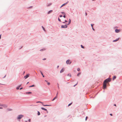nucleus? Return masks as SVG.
<instances>
[{
	"label": "nucleus",
	"instance_id": "1",
	"mask_svg": "<svg viewBox=\"0 0 122 122\" xmlns=\"http://www.w3.org/2000/svg\"><path fill=\"white\" fill-rule=\"evenodd\" d=\"M111 78H109L107 79L104 81L103 83V86L104 89H105L106 87V83L110 82L111 81Z\"/></svg>",
	"mask_w": 122,
	"mask_h": 122
},
{
	"label": "nucleus",
	"instance_id": "2",
	"mask_svg": "<svg viewBox=\"0 0 122 122\" xmlns=\"http://www.w3.org/2000/svg\"><path fill=\"white\" fill-rule=\"evenodd\" d=\"M23 117V115H19L17 117V119H21L22 117Z\"/></svg>",
	"mask_w": 122,
	"mask_h": 122
},
{
	"label": "nucleus",
	"instance_id": "3",
	"mask_svg": "<svg viewBox=\"0 0 122 122\" xmlns=\"http://www.w3.org/2000/svg\"><path fill=\"white\" fill-rule=\"evenodd\" d=\"M66 63L67 64H70L71 63V62L69 60H68L66 61Z\"/></svg>",
	"mask_w": 122,
	"mask_h": 122
},
{
	"label": "nucleus",
	"instance_id": "4",
	"mask_svg": "<svg viewBox=\"0 0 122 122\" xmlns=\"http://www.w3.org/2000/svg\"><path fill=\"white\" fill-rule=\"evenodd\" d=\"M30 75L29 74H27L26 76H24V78L25 79H26Z\"/></svg>",
	"mask_w": 122,
	"mask_h": 122
},
{
	"label": "nucleus",
	"instance_id": "5",
	"mask_svg": "<svg viewBox=\"0 0 122 122\" xmlns=\"http://www.w3.org/2000/svg\"><path fill=\"white\" fill-rule=\"evenodd\" d=\"M67 25H62L61 26V28H67Z\"/></svg>",
	"mask_w": 122,
	"mask_h": 122
},
{
	"label": "nucleus",
	"instance_id": "6",
	"mask_svg": "<svg viewBox=\"0 0 122 122\" xmlns=\"http://www.w3.org/2000/svg\"><path fill=\"white\" fill-rule=\"evenodd\" d=\"M41 108L43 110H45L46 111H47V113L48 112L47 110L45 108L43 107H41Z\"/></svg>",
	"mask_w": 122,
	"mask_h": 122
},
{
	"label": "nucleus",
	"instance_id": "7",
	"mask_svg": "<svg viewBox=\"0 0 122 122\" xmlns=\"http://www.w3.org/2000/svg\"><path fill=\"white\" fill-rule=\"evenodd\" d=\"M64 68L62 69L60 71V72L61 73H62L64 71Z\"/></svg>",
	"mask_w": 122,
	"mask_h": 122
},
{
	"label": "nucleus",
	"instance_id": "8",
	"mask_svg": "<svg viewBox=\"0 0 122 122\" xmlns=\"http://www.w3.org/2000/svg\"><path fill=\"white\" fill-rule=\"evenodd\" d=\"M68 2V1L67 2H66V3L63 4L61 5V8L63 6L65 5H66L67 3Z\"/></svg>",
	"mask_w": 122,
	"mask_h": 122
},
{
	"label": "nucleus",
	"instance_id": "9",
	"mask_svg": "<svg viewBox=\"0 0 122 122\" xmlns=\"http://www.w3.org/2000/svg\"><path fill=\"white\" fill-rule=\"evenodd\" d=\"M115 31L116 32L118 33L119 32L120 30H119L116 29L115 30Z\"/></svg>",
	"mask_w": 122,
	"mask_h": 122
},
{
	"label": "nucleus",
	"instance_id": "10",
	"mask_svg": "<svg viewBox=\"0 0 122 122\" xmlns=\"http://www.w3.org/2000/svg\"><path fill=\"white\" fill-rule=\"evenodd\" d=\"M71 20L70 19H69V23L68 25L70 24L71 23Z\"/></svg>",
	"mask_w": 122,
	"mask_h": 122
},
{
	"label": "nucleus",
	"instance_id": "11",
	"mask_svg": "<svg viewBox=\"0 0 122 122\" xmlns=\"http://www.w3.org/2000/svg\"><path fill=\"white\" fill-rule=\"evenodd\" d=\"M52 12V10H51L48 12V14H49Z\"/></svg>",
	"mask_w": 122,
	"mask_h": 122
},
{
	"label": "nucleus",
	"instance_id": "12",
	"mask_svg": "<svg viewBox=\"0 0 122 122\" xmlns=\"http://www.w3.org/2000/svg\"><path fill=\"white\" fill-rule=\"evenodd\" d=\"M57 96H56L55 98H54L52 100V101H53L55 100V99L57 98Z\"/></svg>",
	"mask_w": 122,
	"mask_h": 122
},
{
	"label": "nucleus",
	"instance_id": "13",
	"mask_svg": "<svg viewBox=\"0 0 122 122\" xmlns=\"http://www.w3.org/2000/svg\"><path fill=\"white\" fill-rule=\"evenodd\" d=\"M116 78V77L115 76H114L112 80H114V79H115Z\"/></svg>",
	"mask_w": 122,
	"mask_h": 122
},
{
	"label": "nucleus",
	"instance_id": "14",
	"mask_svg": "<svg viewBox=\"0 0 122 122\" xmlns=\"http://www.w3.org/2000/svg\"><path fill=\"white\" fill-rule=\"evenodd\" d=\"M0 106L2 107H4L5 105L3 104H0Z\"/></svg>",
	"mask_w": 122,
	"mask_h": 122
},
{
	"label": "nucleus",
	"instance_id": "15",
	"mask_svg": "<svg viewBox=\"0 0 122 122\" xmlns=\"http://www.w3.org/2000/svg\"><path fill=\"white\" fill-rule=\"evenodd\" d=\"M119 39V38H118V39H116V40H114L113 41V42H115V41H117Z\"/></svg>",
	"mask_w": 122,
	"mask_h": 122
},
{
	"label": "nucleus",
	"instance_id": "16",
	"mask_svg": "<svg viewBox=\"0 0 122 122\" xmlns=\"http://www.w3.org/2000/svg\"><path fill=\"white\" fill-rule=\"evenodd\" d=\"M42 27L43 29V30H44L45 31H46V30H45L43 26H42Z\"/></svg>",
	"mask_w": 122,
	"mask_h": 122
},
{
	"label": "nucleus",
	"instance_id": "17",
	"mask_svg": "<svg viewBox=\"0 0 122 122\" xmlns=\"http://www.w3.org/2000/svg\"><path fill=\"white\" fill-rule=\"evenodd\" d=\"M40 114V112L39 111L38 112V115H39Z\"/></svg>",
	"mask_w": 122,
	"mask_h": 122
},
{
	"label": "nucleus",
	"instance_id": "18",
	"mask_svg": "<svg viewBox=\"0 0 122 122\" xmlns=\"http://www.w3.org/2000/svg\"><path fill=\"white\" fill-rule=\"evenodd\" d=\"M34 85H33L32 86H29V87H34Z\"/></svg>",
	"mask_w": 122,
	"mask_h": 122
},
{
	"label": "nucleus",
	"instance_id": "19",
	"mask_svg": "<svg viewBox=\"0 0 122 122\" xmlns=\"http://www.w3.org/2000/svg\"><path fill=\"white\" fill-rule=\"evenodd\" d=\"M80 74H81V73H79L77 74V76H79Z\"/></svg>",
	"mask_w": 122,
	"mask_h": 122
},
{
	"label": "nucleus",
	"instance_id": "20",
	"mask_svg": "<svg viewBox=\"0 0 122 122\" xmlns=\"http://www.w3.org/2000/svg\"><path fill=\"white\" fill-rule=\"evenodd\" d=\"M77 70L78 71H80V69L79 68H78L77 69Z\"/></svg>",
	"mask_w": 122,
	"mask_h": 122
},
{
	"label": "nucleus",
	"instance_id": "21",
	"mask_svg": "<svg viewBox=\"0 0 122 122\" xmlns=\"http://www.w3.org/2000/svg\"><path fill=\"white\" fill-rule=\"evenodd\" d=\"M61 13H62V14H64V15H65V12H61Z\"/></svg>",
	"mask_w": 122,
	"mask_h": 122
},
{
	"label": "nucleus",
	"instance_id": "22",
	"mask_svg": "<svg viewBox=\"0 0 122 122\" xmlns=\"http://www.w3.org/2000/svg\"><path fill=\"white\" fill-rule=\"evenodd\" d=\"M41 73L42 74V75L43 76V77H44V76L43 75V73H42L41 72Z\"/></svg>",
	"mask_w": 122,
	"mask_h": 122
},
{
	"label": "nucleus",
	"instance_id": "23",
	"mask_svg": "<svg viewBox=\"0 0 122 122\" xmlns=\"http://www.w3.org/2000/svg\"><path fill=\"white\" fill-rule=\"evenodd\" d=\"M36 102L37 103H43L42 102H40V101L37 102Z\"/></svg>",
	"mask_w": 122,
	"mask_h": 122
},
{
	"label": "nucleus",
	"instance_id": "24",
	"mask_svg": "<svg viewBox=\"0 0 122 122\" xmlns=\"http://www.w3.org/2000/svg\"><path fill=\"white\" fill-rule=\"evenodd\" d=\"M81 46L82 48H84V47L82 45H81Z\"/></svg>",
	"mask_w": 122,
	"mask_h": 122
},
{
	"label": "nucleus",
	"instance_id": "25",
	"mask_svg": "<svg viewBox=\"0 0 122 122\" xmlns=\"http://www.w3.org/2000/svg\"><path fill=\"white\" fill-rule=\"evenodd\" d=\"M72 104V103H71L69 104L68 105V106H69L71 105V104Z\"/></svg>",
	"mask_w": 122,
	"mask_h": 122
},
{
	"label": "nucleus",
	"instance_id": "26",
	"mask_svg": "<svg viewBox=\"0 0 122 122\" xmlns=\"http://www.w3.org/2000/svg\"><path fill=\"white\" fill-rule=\"evenodd\" d=\"M43 105L44 106H49L50 105Z\"/></svg>",
	"mask_w": 122,
	"mask_h": 122
},
{
	"label": "nucleus",
	"instance_id": "27",
	"mask_svg": "<svg viewBox=\"0 0 122 122\" xmlns=\"http://www.w3.org/2000/svg\"><path fill=\"white\" fill-rule=\"evenodd\" d=\"M19 87L18 86V87L16 88V89L17 90H18L19 89Z\"/></svg>",
	"mask_w": 122,
	"mask_h": 122
},
{
	"label": "nucleus",
	"instance_id": "28",
	"mask_svg": "<svg viewBox=\"0 0 122 122\" xmlns=\"http://www.w3.org/2000/svg\"><path fill=\"white\" fill-rule=\"evenodd\" d=\"M58 20H59V21H60V22H61V20H60V19L59 18L58 19Z\"/></svg>",
	"mask_w": 122,
	"mask_h": 122
},
{
	"label": "nucleus",
	"instance_id": "29",
	"mask_svg": "<svg viewBox=\"0 0 122 122\" xmlns=\"http://www.w3.org/2000/svg\"><path fill=\"white\" fill-rule=\"evenodd\" d=\"M47 84H48V85H50V83L49 82H47Z\"/></svg>",
	"mask_w": 122,
	"mask_h": 122
},
{
	"label": "nucleus",
	"instance_id": "30",
	"mask_svg": "<svg viewBox=\"0 0 122 122\" xmlns=\"http://www.w3.org/2000/svg\"><path fill=\"white\" fill-rule=\"evenodd\" d=\"M45 50V49H43L40 50V51H42V50Z\"/></svg>",
	"mask_w": 122,
	"mask_h": 122
},
{
	"label": "nucleus",
	"instance_id": "31",
	"mask_svg": "<svg viewBox=\"0 0 122 122\" xmlns=\"http://www.w3.org/2000/svg\"><path fill=\"white\" fill-rule=\"evenodd\" d=\"M51 5V4H49L47 6H49Z\"/></svg>",
	"mask_w": 122,
	"mask_h": 122
},
{
	"label": "nucleus",
	"instance_id": "32",
	"mask_svg": "<svg viewBox=\"0 0 122 122\" xmlns=\"http://www.w3.org/2000/svg\"><path fill=\"white\" fill-rule=\"evenodd\" d=\"M91 26L92 27H93V24H91Z\"/></svg>",
	"mask_w": 122,
	"mask_h": 122
},
{
	"label": "nucleus",
	"instance_id": "33",
	"mask_svg": "<svg viewBox=\"0 0 122 122\" xmlns=\"http://www.w3.org/2000/svg\"><path fill=\"white\" fill-rule=\"evenodd\" d=\"M63 17L65 18L66 17V16L65 15L63 16Z\"/></svg>",
	"mask_w": 122,
	"mask_h": 122
},
{
	"label": "nucleus",
	"instance_id": "34",
	"mask_svg": "<svg viewBox=\"0 0 122 122\" xmlns=\"http://www.w3.org/2000/svg\"><path fill=\"white\" fill-rule=\"evenodd\" d=\"M28 94H31V92H29L28 93Z\"/></svg>",
	"mask_w": 122,
	"mask_h": 122
},
{
	"label": "nucleus",
	"instance_id": "35",
	"mask_svg": "<svg viewBox=\"0 0 122 122\" xmlns=\"http://www.w3.org/2000/svg\"><path fill=\"white\" fill-rule=\"evenodd\" d=\"M60 17H62V15H60Z\"/></svg>",
	"mask_w": 122,
	"mask_h": 122
},
{
	"label": "nucleus",
	"instance_id": "36",
	"mask_svg": "<svg viewBox=\"0 0 122 122\" xmlns=\"http://www.w3.org/2000/svg\"><path fill=\"white\" fill-rule=\"evenodd\" d=\"M77 83H78L77 82V83H76V85H75L74 86H75L76 85H77Z\"/></svg>",
	"mask_w": 122,
	"mask_h": 122
},
{
	"label": "nucleus",
	"instance_id": "37",
	"mask_svg": "<svg viewBox=\"0 0 122 122\" xmlns=\"http://www.w3.org/2000/svg\"><path fill=\"white\" fill-rule=\"evenodd\" d=\"M58 94V92L57 94H56V96H57V95Z\"/></svg>",
	"mask_w": 122,
	"mask_h": 122
},
{
	"label": "nucleus",
	"instance_id": "38",
	"mask_svg": "<svg viewBox=\"0 0 122 122\" xmlns=\"http://www.w3.org/2000/svg\"><path fill=\"white\" fill-rule=\"evenodd\" d=\"M21 85H19V86H18V87H20V86H21Z\"/></svg>",
	"mask_w": 122,
	"mask_h": 122
},
{
	"label": "nucleus",
	"instance_id": "39",
	"mask_svg": "<svg viewBox=\"0 0 122 122\" xmlns=\"http://www.w3.org/2000/svg\"><path fill=\"white\" fill-rule=\"evenodd\" d=\"M3 109V107H0V109Z\"/></svg>",
	"mask_w": 122,
	"mask_h": 122
},
{
	"label": "nucleus",
	"instance_id": "40",
	"mask_svg": "<svg viewBox=\"0 0 122 122\" xmlns=\"http://www.w3.org/2000/svg\"><path fill=\"white\" fill-rule=\"evenodd\" d=\"M87 118V117H86V120Z\"/></svg>",
	"mask_w": 122,
	"mask_h": 122
},
{
	"label": "nucleus",
	"instance_id": "41",
	"mask_svg": "<svg viewBox=\"0 0 122 122\" xmlns=\"http://www.w3.org/2000/svg\"><path fill=\"white\" fill-rule=\"evenodd\" d=\"M45 81H46V82H47H47H48L47 81H46V80H45Z\"/></svg>",
	"mask_w": 122,
	"mask_h": 122
},
{
	"label": "nucleus",
	"instance_id": "42",
	"mask_svg": "<svg viewBox=\"0 0 122 122\" xmlns=\"http://www.w3.org/2000/svg\"><path fill=\"white\" fill-rule=\"evenodd\" d=\"M110 115H111V116H112V114H110Z\"/></svg>",
	"mask_w": 122,
	"mask_h": 122
},
{
	"label": "nucleus",
	"instance_id": "43",
	"mask_svg": "<svg viewBox=\"0 0 122 122\" xmlns=\"http://www.w3.org/2000/svg\"><path fill=\"white\" fill-rule=\"evenodd\" d=\"M22 88H22H22H20V90H21L22 89Z\"/></svg>",
	"mask_w": 122,
	"mask_h": 122
},
{
	"label": "nucleus",
	"instance_id": "44",
	"mask_svg": "<svg viewBox=\"0 0 122 122\" xmlns=\"http://www.w3.org/2000/svg\"><path fill=\"white\" fill-rule=\"evenodd\" d=\"M1 35H0V39L1 38Z\"/></svg>",
	"mask_w": 122,
	"mask_h": 122
},
{
	"label": "nucleus",
	"instance_id": "45",
	"mask_svg": "<svg viewBox=\"0 0 122 122\" xmlns=\"http://www.w3.org/2000/svg\"><path fill=\"white\" fill-rule=\"evenodd\" d=\"M65 22H67V21L66 20H65Z\"/></svg>",
	"mask_w": 122,
	"mask_h": 122
},
{
	"label": "nucleus",
	"instance_id": "46",
	"mask_svg": "<svg viewBox=\"0 0 122 122\" xmlns=\"http://www.w3.org/2000/svg\"><path fill=\"white\" fill-rule=\"evenodd\" d=\"M46 59L45 58H44V59H43V60H45Z\"/></svg>",
	"mask_w": 122,
	"mask_h": 122
},
{
	"label": "nucleus",
	"instance_id": "47",
	"mask_svg": "<svg viewBox=\"0 0 122 122\" xmlns=\"http://www.w3.org/2000/svg\"><path fill=\"white\" fill-rule=\"evenodd\" d=\"M92 29L93 30H94V28H93V27H92Z\"/></svg>",
	"mask_w": 122,
	"mask_h": 122
},
{
	"label": "nucleus",
	"instance_id": "48",
	"mask_svg": "<svg viewBox=\"0 0 122 122\" xmlns=\"http://www.w3.org/2000/svg\"><path fill=\"white\" fill-rule=\"evenodd\" d=\"M114 106H116V104H114Z\"/></svg>",
	"mask_w": 122,
	"mask_h": 122
},
{
	"label": "nucleus",
	"instance_id": "49",
	"mask_svg": "<svg viewBox=\"0 0 122 122\" xmlns=\"http://www.w3.org/2000/svg\"><path fill=\"white\" fill-rule=\"evenodd\" d=\"M58 87L59 88V86H58Z\"/></svg>",
	"mask_w": 122,
	"mask_h": 122
},
{
	"label": "nucleus",
	"instance_id": "50",
	"mask_svg": "<svg viewBox=\"0 0 122 122\" xmlns=\"http://www.w3.org/2000/svg\"><path fill=\"white\" fill-rule=\"evenodd\" d=\"M65 22H63V23H65Z\"/></svg>",
	"mask_w": 122,
	"mask_h": 122
},
{
	"label": "nucleus",
	"instance_id": "51",
	"mask_svg": "<svg viewBox=\"0 0 122 122\" xmlns=\"http://www.w3.org/2000/svg\"><path fill=\"white\" fill-rule=\"evenodd\" d=\"M87 13H86V15H87Z\"/></svg>",
	"mask_w": 122,
	"mask_h": 122
},
{
	"label": "nucleus",
	"instance_id": "52",
	"mask_svg": "<svg viewBox=\"0 0 122 122\" xmlns=\"http://www.w3.org/2000/svg\"><path fill=\"white\" fill-rule=\"evenodd\" d=\"M29 83V82H28L27 83V84H28V83Z\"/></svg>",
	"mask_w": 122,
	"mask_h": 122
},
{
	"label": "nucleus",
	"instance_id": "53",
	"mask_svg": "<svg viewBox=\"0 0 122 122\" xmlns=\"http://www.w3.org/2000/svg\"><path fill=\"white\" fill-rule=\"evenodd\" d=\"M25 73V72H24V73Z\"/></svg>",
	"mask_w": 122,
	"mask_h": 122
}]
</instances>
